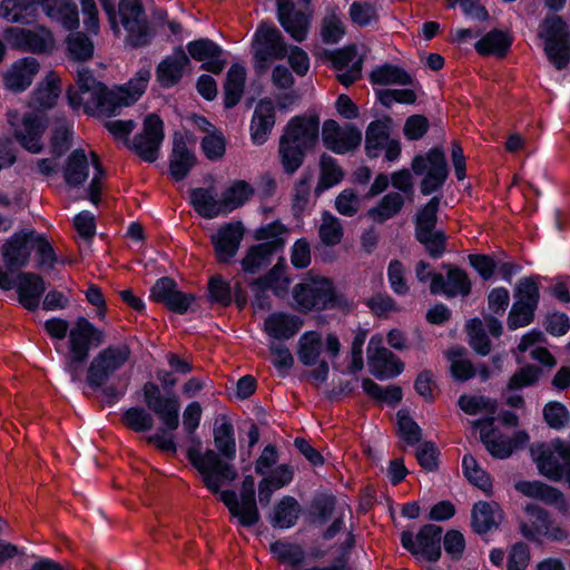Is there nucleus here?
I'll return each mask as SVG.
<instances>
[{"label":"nucleus","mask_w":570,"mask_h":570,"mask_svg":"<svg viewBox=\"0 0 570 570\" xmlns=\"http://www.w3.org/2000/svg\"><path fill=\"white\" fill-rule=\"evenodd\" d=\"M187 458L200 474L204 487L212 493L219 494L220 501L242 527L248 528L258 523L261 515L255 498L254 476L244 478L238 500L236 492L222 491L225 484L232 483L238 476L232 463L224 461L214 450L202 453L198 448H189Z\"/></svg>","instance_id":"obj_1"},{"label":"nucleus","mask_w":570,"mask_h":570,"mask_svg":"<svg viewBox=\"0 0 570 570\" xmlns=\"http://www.w3.org/2000/svg\"><path fill=\"white\" fill-rule=\"evenodd\" d=\"M149 79L150 71L140 69L127 85L107 90L88 69L82 68L78 71L76 87L68 90L67 97L72 109L83 108L88 115L110 117L119 108L137 101L145 92Z\"/></svg>","instance_id":"obj_2"},{"label":"nucleus","mask_w":570,"mask_h":570,"mask_svg":"<svg viewBox=\"0 0 570 570\" xmlns=\"http://www.w3.org/2000/svg\"><path fill=\"white\" fill-rule=\"evenodd\" d=\"M105 340V332L86 317L80 316L76 320L68 334V353L65 357V368L72 381H80L90 348L100 346Z\"/></svg>","instance_id":"obj_3"},{"label":"nucleus","mask_w":570,"mask_h":570,"mask_svg":"<svg viewBox=\"0 0 570 570\" xmlns=\"http://www.w3.org/2000/svg\"><path fill=\"white\" fill-rule=\"evenodd\" d=\"M538 37L543 41L548 60L558 70L566 69L570 62V30L567 22L560 16H547L539 26Z\"/></svg>","instance_id":"obj_4"},{"label":"nucleus","mask_w":570,"mask_h":570,"mask_svg":"<svg viewBox=\"0 0 570 570\" xmlns=\"http://www.w3.org/2000/svg\"><path fill=\"white\" fill-rule=\"evenodd\" d=\"M293 307L303 313L334 307L338 301L335 288L327 278H306L292 291Z\"/></svg>","instance_id":"obj_5"},{"label":"nucleus","mask_w":570,"mask_h":570,"mask_svg":"<svg viewBox=\"0 0 570 570\" xmlns=\"http://www.w3.org/2000/svg\"><path fill=\"white\" fill-rule=\"evenodd\" d=\"M254 68L263 75L274 60H282L287 55V46L282 32L273 24L263 22L258 26L252 43Z\"/></svg>","instance_id":"obj_6"},{"label":"nucleus","mask_w":570,"mask_h":570,"mask_svg":"<svg viewBox=\"0 0 570 570\" xmlns=\"http://www.w3.org/2000/svg\"><path fill=\"white\" fill-rule=\"evenodd\" d=\"M131 357L126 343L112 344L102 348L87 368V383L92 389L101 387L107 380L120 370Z\"/></svg>","instance_id":"obj_7"},{"label":"nucleus","mask_w":570,"mask_h":570,"mask_svg":"<svg viewBox=\"0 0 570 570\" xmlns=\"http://www.w3.org/2000/svg\"><path fill=\"white\" fill-rule=\"evenodd\" d=\"M7 119L21 147L32 154H39L43 149L42 136L47 129L45 115L35 111L21 115L17 110H9Z\"/></svg>","instance_id":"obj_8"},{"label":"nucleus","mask_w":570,"mask_h":570,"mask_svg":"<svg viewBox=\"0 0 570 570\" xmlns=\"http://www.w3.org/2000/svg\"><path fill=\"white\" fill-rule=\"evenodd\" d=\"M118 14L129 46L137 48L150 42L153 31L140 0H120Z\"/></svg>","instance_id":"obj_9"},{"label":"nucleus","mask_w":570,"mask_h":570,"mask_svg":"<svg viewBox=\"0 0 570 570\" xmlns=\"http://www.w3.org/2000/svg\"><path fill=\"white\" fill-rule=\"evenodd\" d=\"M3 38L10 48L31 53H48L55 48L51 32L42 27H10L4 29Z\"/></svg>","instance_id":"obj_10"},{"label":"nucleus","mask_w":570,"mask_h":570,"mask_svg":"<svg viewBox=\"0 0 570 570\" xmlns=\"http://www.w3.org/2000/svg\"><path fill=\"white\" fill-rule=\"evenodd\" d=\"M442 528L426 524L414 537L411 532L401 534L402 546L420 560L435 562L441 557Z\"/></svg>","instance_id":"obj_11"},{"label":"nucleus","mask_w":570,"mask_h":570,"mask_svg":"<svg viewBox=\"0 0 570 570\" xmlns=\"http://www.w3.org/2000/svg\"><path fill=\"white\" fill-rule=\"evenodd\" d=\"M164 137L163 120L156 114H150L144 119L142 130L134 137L130 148L142 160L154 163Z\"/></svg>","instance_id":"obj_12"},{"label":"nucleus","mask_w":570,"mask_h":570,"mask_svg":"<svg viewBox=\"0 0 570 570\" xmlns=\"http://www.w3.org/2000/svg\"><path fill=\"white\" fill-rule=\"evenodd\" d=\"M367 362L371 373L377 379H391L403 371V363L390 350L383 346V337L374 335L367 345Z\"/></svg>","instance_id":"obj_13"},{"label":"nucleus","mask_w":570,"mask_h":570,"mask_svg":"<svg viewBox=\"0 0 570 570\" xmlns=\"http://www.w3.org/2000/svg\"><path fill=\"white\" fill-rule=\"evenodd\" d=\"M322 138L325 147L336 154H346L361 145L362 132L353 125L340 126L337 121H324Z\"/></svg>","instance_id":"obj_14"},{"label":"nucleus","mask_w":570,"mask_h":570,"mask_svg":"<svg viewBox=\"0 0 570 570\" xmlns=\"http://www.w3.org/2000/svg\"><path fill=\"white\" fill-rule=\"evenodd\" d=\"M324 57L332 62L337 71V80L345 87L361 78L362 59L357 56L355 46H347L333 51H324Z\"/></svg>","instance_id":"obj_15"},{"label":"nucleus","mask_w":570,"mask_h":570,"mask_svg":"<svg viewBox=\"0 0 570 570\" xmlns=\"http://www.w3.org/2000/svg\"><path fill=\"white\" fill-rule=\"evenodd\" d=\"M249 286L255 296L253 306L266 311L271 308L267 292L273 291L277 296L283 295L288 286V278L284 276V271L275 265L266 275L255 279Z\"/></svg>","instance_id":"obj_16"},{"label":"nucleus","mask_w":570,"mask_h":570,"mask_svg":"<svg viewBox=\"0 0 570 570\" xmlns=\"http://www.w3.org/2000/svg\"><path fill=\"white\" fill-rule=\"evenodd\" d=\"M539 472L552 480L559 481L563 476L568 479L570 468V445L558 442L552 450H544L537 459Z\"/></svg>","instance_id":"obj_17"},{"label":"nucleus","mask_w":570,"mask_h":570,"mask_svg":"<svg viewBox=\"0 0 570 570\" xmlns=\"http://www.w3.org/2000/svg\"><path fill=\"white\" fill-rule=\"evenodd\" d=\"M150 297L178 314L186 313L195 301L194 295L178 291L177 284L169 277H163L155 283L150 289Z\"/></svg>","instance_id":"obj_18"},{"label":"nucleus","mask_w":570,"mask_h":570,"mask_svg":"<svg viewBox=\"0 0 570 570\" xmlns=\"http://www.w3.org/2000/svg\"><path fill=\"white\" fill-rule=\"evenodd\" d=\"M320 121L314 116H297L289 120L282 135L283 139H287L305 150L311 149L318 138Z\"/></svg>","instance_id":"obj_19"},{"label":"nucleus","mask_w":570,"mask_h":570,"mask_svg":"<svg viewBox=\"0 0 570 570\" xmlns=\"http://www.w3.org/2000/svg\"><path fill=\"white\" fill-rule=\"evenodd\" d=\"M35 232H20L13 234L2 246V258L9 271L26 267L31 255L30 242Z\"/></svg>","instance_id":"obj_20"},{"label":"nucleus","mask_w":570,"mask_h":570,"mask_svg":"<svg viewBox=\"0 0 570 570\" xmlns=\"http://www.w3.org/2000/svg\"><path fill=\"white\" fill-rule=\"evenodd\" d=\"M430 289L432 294H444L446 297L468 296L471 292V282L468 274L458 267L450 268L446 277L442 274L433 276Z\"/></svg>","instance_id":"obj_21"},{"label":"nucleus","mask_w":570,"mask_h":570,"mask_svg":"<svg viewBox=\"0 0 570 570\" xmlns=\"http://www.w3.org/2000/svg\"><path fill=\"white\" fill-rule=\"evenodd\" d=\"M39 68L36 58L26 57L17 60L3 75L4 87L12 92L24 91L32 83Z\"/></svg>","instance_id":"obj_22"},{"label":"nucleus","mask_w":570,"mask_h":570,"mask_svg":"<svg viewBox=\"0 0 570 570\" xmlns=\"http://www.w3.org/2000/svg\"><path fill=\"white\" fill-rule=\"evenodd\" d=\"M514 488L524 497L539 500L548 505H553L563 513L568 510V503L563 493L541 481H519L515 483Z\"/></svg>","instance_id":"obj_23"},{"label":"nucleus","mask_w":570,"mask_h":570,"mask_svg":"<svg viewBox=\"0 0 570 570\" xmlns=\"http://www.w3.org/2000/svg\"><path fill=\"white\" fill-rule=\"evenodd\" d=\"M17 292L19 303L28 311H35L46 291L43 278L31 272L18 274Z\"/></svg>","instance_id":"obj_24"},{"label":"nucleus","mask_w":570,"mask_h":570,"mask_svg":"<svg viewBox=\"0 0 570 570\" xmlns=\"http://www.w3.org/2000/svg\"><path fill=\"white\" fill-rule=\"evenodd\" d=\"M60 92V77L57 72L50 71L32 91L29 107L38 111L51 109L56 106Z\"/></svg>","instance_id":"obj_25"},{"label":"nucleus","mask_w":570,"mask_h":570,"mask_svg":"<svg viewBox=\"0 0 570 570\" xmlns=\"http://www.w3.org/2000/svg\"><path fill=\"white\" fill-rule=\"evenodd\" d=\"M243 235L239 225L228 224L218 229L212 237L218 262L228 263L236 255Z\"/></svg>","instance_id":"obj_26"},{"label":"nucleus","mask_w":570,"mask_h":570,"mask_svg":"<svg viewBox=\"0 0 570 570\" xmlns=\"http://www.w3.org/2000/svg\"><path fill=\"white\" fill-rule=\"evenodd\" d=\"M190 57L202 61V68L213 73H220L224 69V61L219 59L222 49L209 39H198L187 45Z\"/></svg>","instance_id":"obj_27"},{"label":"nucleus","mask_w":570,"mask_h":570,"mask_svg":"<svg viewBox=\"0 0 570 570\" xmlns=\"http://www.w3.org/2000/svg\"><path fill=\"white\" fill-rule=\"evenodd\" d=\"M277 17L281 26L295 41L302 42L306 39L309 19L304 12L294 9L292 0L277 8Z\"/></svg>","instance_id":"obj_28"},{"label":"nucleus","mask_w":570,"mask_h":570,"mask_svg":"<svg viewBox=\"0 0 570 570\" xmlns=\"http://www.w3.org/2000/svg\"><path fill=\"white\" fill-rule=\"evenodd\" d=\"M302 320L293 314L275 312L268 315L264 322V330L274 340H289L301 330Z\"/></svg>","instance_id":"obj_29"},{"label":"nucleus","mask_w":570,"mask_h":570,"mask_svg":"<svg viewBox=\"0 0 570 570\" xmlns=\"http://www.w3.org/2000/svg\"><path fill=\"white\" fill-rule=\"evenodd\" d=\"M283 246V239H274L250 247L240 262L243 271L249 274L261 272L269 265L271 257Z\"/></svg>","instance_id":"obj_30"},{"label":"nucleus","mask_w":570,"mask_h":570,"mask_svg":"<svg viewBox=\"0 0 570 570\" xmlns=\"http://www.w3.org/2000/svg\"><path fill=\"white\" fill-rule=\"evenodd\" d=\"M275 125V107L272 100L262 99L255 107L250 124L252 139L256 145L267 140Z\"/></svg>","instance_id":"obj_31"},{"label":"nucleus","mask_w":570,"mask_h":570,"mask_svg":"<svg viewBox=\"0 0 570 570\" xmlns=\"http://www.w3.org/2000/svg\"><path fill=\"white\" fill-rule=\"evenodd\" d=\"M189 63V58L183 48L175 51L164 59L157 68V78L161 86L171 87L183 77L185 67Z\"/></svg>","instance_id":"obj_32"},{"label":"nucleus","mask_w":570,"mask_h":570,"mask_svg":"<svg viewBox=\"0 0 570 570\" xmlns=\"http://www.w3.org/2000/svg\"><path fill=\"white\" fill-rule=\"evenodd\" d=\"M524 514V519L520 521L522 535L528 540H539L551 520L549 512L539 505L528 504Z\"/></svg>","instance_id":"obj_33"},{"label":"nucleus","mask_w":570,"mask_h":570,"mask_svg":"<svg viewBox=\"0 0 570 570\" xmlns=\"http://www.w3.org/2000/svg\"><path fill=\"white\" fill-rule=\"evenodd\" d=\"M392 119L383 117L370 122L365 132V151L368 157L376 158L383 147L389 142Z\"/></svg>","instance_id":"obj_34"},{"label":"nucleus","mask_w":570,"mask_h":570,"mask_svg":"<svg viewBox=\"0 0 570 570\" xmlns=\"http://www.w3.org/2000/svg\"><path fill=\"white\" fill-rule=\"evenodd\" d=\"M502 520V511L495 502L480 501L472 510V527L478 533L495 529Z\"/></svg>","instance_id":"obj_35"},{"label":"nucleus","mask_w":570,"mask_h":570,"mask_svg":"<svg viewBox=\"0 0 570 570\" xmlns=\"http://www.w3.org/2000/svg\"><path fill=\"white\" fill-rule=\"evenodd\" d=\"M190 203L202 217L214 218L224 214L222 199H217V193L214 188L191 189Z\"/></svg>","instance_id":"obj_36"},{"label":"nucleus","mask_w":570,"mask_h":570,"mask_svg":"<svg viewBox=\"0 0 570 570\" xmlns=\"http://www.w3.org/2000/svg\"><path fill=\"white\" fill-rule=\"evenodd\" d=\"M412 170L415 175L434 174L448 177L449 169L444 153L440 148H433L425 155H417L412 160Z\"/></svg>","instance_id":"obj_37"},{"label":"nucleus","mask_w":570,"mask_h":570,"mask_svg":"<svg viewBox=\"0 0 570 570\" xmlns=\"http://www.w3.org/2000/svg\"><path fill=\"white\" fill-rule=\"evenodd\" d=\"M246 81V69L234 63L227 71L224 83V105L226 108L235 107L242 99Z\"/></svg>","instance_id":"obj_38"},{"label":"nucleus","mask_w":570,"mask_h":570,"mask_svg":"<svg viewBox=\"0 0 570 570\" xmlns=\"http://www.w3.org/2000/svg\"><path fill=\"white\" fill-rule=\"evenodd\" d=\"M196 157L183 139H175L169 170L175 180H183L195 166Z\"/></svg>","instance_id":"obj_39"},{"label":"nucleus","mask_w":570,"mask_h":570,"mask_svg":"<svg viewBox=\"0 0 570 570\" xmlns=\"http://www.w3.org/2000/svg\"><path fill=\"white\" fill-rule=\"evenodd\" d=\"M214 443L216 449L218 450V455H223L227 460H234L236 456V442L234 438V428L233 424L226 419L223 417L219 421H216L214 428Z\"/></svg>","instance_id":"obj_40"},{"label":"nucleus","mask_w":570,"mask_h":570,"mask_svg":"<svg viewBox=\"0 0 570 570\" xmlns=\"http://www.w3.org/2000/svg\"><path fill=\"white\" fill-rule=\"evenodd\" d=\"M299 513L301 505L297 500L286 495L275 505L272 524L281 529L291 528L296 523Z\"/></svg>","instance_id":"obj_41"},{"label":"nucleus","mask_w":570,"mask_h":570,"mask_svg":"<svg viewBox=\"0 0 570 570\" xmlns=\"http://www.w3.org/2000/svg\"><path fill=\"white\" fill-rule=\"evenodd\" d=\"M512 43L503 31L492 30L475 43V50L482 56L495 55L503 57Z\"/></svg>","instance_id":"obj_42"},{"label":"nucleus","mask_w":570,"mask_h":570,"mask_svg":"<svg viewBox=\"0 0 570 570\" xmlns=\"http://www.w3.org/2000/svg\"><path fill=\"white\" fill-rule=\"evenodd\" d=\"M88 159L82 149L73 150L67 159L63 176L68 185L78 186L88 177Z\"/></svg>","instance_id":"obj_43"},{"label":"nucleus","mask_w":570,"mask_h":570,"mask_svg":"<svg viewBox=\"0 0 570 570\" xmlns=\"http://www.w3.org/2000/svg\"><path fill=\"white\" fill-rule=\"evenodd\" d=\"M403 205L404 197L397 191H391L386 194L375 207L371 208L367 215L374 222L384 223L396 216Z\"/></svg>","instance_id":"obj_44"},{"label":"nucleus","mask_w":570,"mask_h":570,"mask_svg":"<svg viewBox=\"0 0 570 570\" xmlns=\"http://www.w3.org/2000/svg\"><path fill=\"white\" fill-rule=\"evenodd\" d=\"M254 194V188L245 180H235L223 194L222 205L224 214L244 205Z\"/></svg>","instance_id":"obj_45"},{"label":"nucleus","mask_w":570,"mask_h":570,"mask_svg":"<svg viewBox=\"0 0 570 570\" xmlns=\"http://www.w3.org/2000/svg\"><path fill=\"white\" fill-rule=\"evenodd\" d=\"M465 354L466 351L463 347H452L445 352L452 376L462 382L472 379L476 373V368Z\"/></svg>","instance_id":"obj_46"},{"label":"nucleus","mask_w":570,"mask_h":570,"mask_svg":"<svg viewBox=\"0 0 570 570\" xmlns=\"http://www.w3.org/2000/svg\"><path fill=\"white\" fill-rule=\"evenodd\" d=\"M322 337L317 332H306L298 340V360L307 366L317 364L321 355Z\"/></svg>","instance_id":"obj_47"},{"label":"nucleus","mask_w":570,"mask_h":570,"mask_svg":"<svg viewBox=\"0 0 570 570\" xmlns=\"http://www.w3.org/2000/svg\"><path fill=\"white\" fill-rule=\"evenodd\" d=\"M465 478L470 483L482 490L487 495L492 493V481L489 474L480 466L471 454H465L462 460Z\"/></svg>","instance_id":"obj_48"},{"label":"nucleus","mask_w":570,"mask_h":570,"mask_svg":"<svg viewBox=\"0 0 570 570\" xmlns=\"http://www.w3.org/2000/svg\"><path fill=\"white\" fill-rule=\"evenodd\" d=\"M371 81L376 85H409L412 77L402 68L393 65H383L372 70Z\"/></svg>","instance_id":"obj_49"},{"label":"nucleus","mask_w":570,"mask_h":570,"mask_svg":"<svg viewBox=\"0 0 570 570\" xmlns=\"http://www.w3.org/2000/svg\"><path fill=\"white\" fill-rule=\"evenodd\" d=\"M343 235L341 220L330 212H324L318 226L321 242L326 246H335L342 242Z\"/></svg>","instance_id":"obj_50"},{"label":"nucleus","mask_w":570,"mask_h":570,"mask_svg":"<svg viewBox=\"0 0 570 570\" xmlns=\"http://www.w3.org/2000/svg\"><path fill=\"white\" fill-rule=\"evenodd\" d=\"M306 151L307 150L281 137L278 154L284 171L288 175H293L302 166Z\"/></svg>","instance_id":"obj_51"},{"label":"nucleus","mask_w":570,"mask_h":570,"mask_svg":"<svg viewBox=\"0 0 570 570\" xmlns=\"http://www.w3.org/2000/svg\"><path fill=\"white\" fill-rule=\"evenodd\" d=\"M179 401L176 396H168L150 409L168 430L179 426Z\"/></svg>","instance_id":"obj_52"},{"label":"nucleus","mask_w":570,"mask_h":570,"mask_svg":"<svg viewBox=\"0 0 570 570\" xmlns=\"http://www.w3.org/2000/svg\"><path fill=\"white\" fill-rule=\"evenodd\" d=\"M321 176L316 187V193L333 187L343 179V171L336 160L327 155L321 157Z\"/></svg>","instance_id":"obj_53"},{"label":"nucleus","mask_w":570,"mask_h":570,"mask_svg":"<svg viewBox=\"0 0 570 570\" xmlns=\"http://www.w3.org/2000/svg\"><path fill=\"white\" fill-rule=\"evenodd\" d=\"M67 51L69 58L77 61H86L94 55V43L82 32H73L67 38Z\"/></svg>","instance_id":"obj_54"},{"label":"nucleus","mask_w":570,"mask_h":570,"mask_svg":"<svg viewBox=\"0 0 570 570\" xmlns=\"http://www.w3.org/2000/svg\"><path fill=\"white\" fill-rule=\"evenodd\" d=\"M469 344L473 351L482 356L491 352V342L485 334L484 324L479 318H473L466 324Z\"/></svg>","instance_id":"obj_55"},{"label":"nucleus","mask_w":570,"mask_h":570,"mask_svg":"<svg viewBox=\"0 0 570 570\" xmlns=\"http://www.w3.org/2000/svg\"><path fill=\"white\" fill-rule=\"evenodd\" d=\"M440 198L434 196L421 208L415 218V235L435 230Z\"/></svg>","instance_id":"obj_56"},{"label":"nucleus","mask_w":570,"mask_h":570,"mask_svg":"<svg viewBox=\"0 0 570 570\" xmlns=\"http://www.w3.org/2000/svg\"><path fill=\"white\" fill-rule=\"evenodd\" d=\"M515 302H522L533 308L538 307L540 292L535 277H523L518 281L514 288Z\"/></svg>","instance_id":"obj_57"},{"label":"nucleus","mask_w":570,"mask_h":570,"mask_svg":"<svg viewBox=\"0 0 570 570\" xmlns=\"http://www.w3.org/2000/svg\"><path fill=\"white\" fill-rule=\"evenodd\" d=\"M312 180V173H304L294 185L292 194V208L295 215L302 214L307 207L311 196Z\"/></svg>","instance_id":"obj_58"},{"label":"nucleus","mask_w":570,"mask_h":570,"mask_svg":"<svg viewBox=\"0 0 570 570\" xmlns=\"http://www.w3.org/2000/svg\"><path fill=\"white\" fill-rule=\"evenodd\" d=\"M271 550L281 562L293 567L299 566L305 558L303 549L293 543L277 541L271 546Z\"/></svg>","instance_id":"obj_59"},{"label":"nucleus","mask_w":570,"mask_h":570,"mask_svg":"<svg viewBox=\"0 0 570 570\" xmlns=\"http://www.w3.org/2000/svg\"><path fill=\"white\" fill-rule=\"evenodd\" d=\"M122 423L135 432L149 431L154 426L153 416L141 407H130L122 415Z\"/></svg>","instance_id":"obj_60"},{"label":"nucleus","mask_w":570,"mask_h":570,"mask_svg":"<svg viewBox=\"0 0 570 570\" xmlns=\"http://www.w3.org/2000/svg\"><path fill=\"white\" fill-rule=\"evenodd\" d=\"M70 125L66 120L56 122L52 129L50 148L51 153L58 158L66 153L71 145Z\"/></svg>","instance_id":"obj_61"},{"label":"nucleus","mask_w":570,"mask_h":570,"mask_svg":"<svg viewBox=\"0 0 570 570\" xmlns=\"http://www.w3.org/2000/svg\"><path fill=\"white\" fill-rule=\"evenodd\" d=\"M345 33V27L335 12H328L322 21L321 37L325 43L338 42Z\"/></svg>","instance_id":"obj_62"},{"label":"nucleus","mask_w":570,"mask_h":570,"mask_svg":"<svg viewBox=\"0 0 570 570\" xmlns=\"http://www.w3.org/2000/svg\"><path fill=\"white\" fill-rule=\"evenodd\" d=\"M458 404L461 410L469 415H475L483 411L492 415L497 411V403L485 396L462 395L460 396Z\"/></svg>","instance_id":"obj_63"},{"label":"nucleus","mask_w":570,"mask_h":570,"mask_svg":"<svg viewBox=\"0 0 570 570\" xmlns=\"http://www.w3.org/2000/svg\"><path fill=\"white\" fill-rule=\"evenodd\" d=\"M208 295L213 303L228 306L232 303V288L229 282L220 275H213L208 281Z\"/></svg>","instance_id":"obj_64"}]
</instances>
